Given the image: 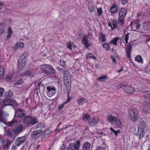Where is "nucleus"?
Segmentation results:
<instances>
[{"mask_svg": "<svg viewBox=\"0 0 150 150\" xmlns=\"http://www.w3.org/2000/svg\"><path fill=\"white\" fill-rule=\"evenodd\" d=\"M41 70L42 75L45 77H49L55 73L54 69L49 65L45 64L42 66Z\"/></svg>", "mask_w": 150, "mask_h": 150, "instance_id": "f257e3e1", "label": "nucleus"}, {"mask_svg": "<svg viewBox=\"0 0 150 150\" xmlns=\"http://www.w3.org/2000/svg\"><path fill=\"white\" fill-rule=\"evenodd\" d=\"M38 122L37 117L31 115H26L22 119V123L28 127H31Z\"/></svg>", "mask_w": 150, "mask_h": 150, "instance_id": "f03ea898", "label": "nucleus"}, {"mask_svg": "<svg viewBox=\"0 0 150 150\" xmlns=\"http://www.w3.org/2000/svg\"><path fill=\"white\" fill-rule=\"evenodd\" d=\"M128 112L132 121L134 122H137L139 117L138 110L135 109H130L129 110Z\"/></svg>", "mask_w": 150, "mask_h": 150, "instance_id": "7ed1b4c3", "label": "nucleus"}, {"mask_svg": "<svg viewBox=\"0 0 150 150\" xmlns=\"http://www.w3.org/2000/svg\"><path fill=\"white\" fill-rule=\"evenodd\" d=\"M15 111L14 117L18 118H23L26 115V111L22 108L15 109Z\"/></svg>", "mask_w": 150, "mask_h": 150, "instance_id": "20e7f679", "label": "nucleus"}, {"mask_svg": "<svg viewBox=\"0 0 150 150\" xmlns=\"http://www.w3.org/2000/svg\"><path fill=\"white\" fill-rule=\"evenodd\" d=\"M3 104L1 105L2 108L5 107L7 105H11L13 106H16L17 103L16 101L10 99H6L3 100Z\"/></svg>", "mask_w": 150, "mask_h": 150, "instance_id": "39448f33", "label": "nucleus"}, {"mask_svg": "<svg viewBox=\"0 0 150 150\" xmlns=\"http://www.w3.org/2000/svg\"><path fill=\"white\" fill-rule=\"evenodd\" d=\"M43 132L42 130L40 129L36 131L32 132L31 135L32 138L34 139H36L40 137L42 134Z\"/></svg>", "mask_w": 150, "mask_h": 150, "instance_id": "423d86ee", "label": "nucleus"}, {"mask_svg": "<svg viewBox=\"0 0 150 150\" xmlns=\"http://www.w3.org/2000/svg\"><path fill=\"white\" fill-rule=\"evenodd\" d=\"M23 56H21L18 61V67L20 69H22L26 65L27 61L26 58H23Z\"/></svg>", "mask_w": 150, "mask_h": 150, "instance_id": "0eeeda50", "label": "nucleus"}, {"mask_svg": "<svg viewBox=\"0 0 150 150\" xmlns=\"http://www.w3.org/2000/svg\"><path fill=\"white\" fill-rule=\"evenodd\" d=\"M80 142L78 141L76 142V144H70L68 148V150H79L80 146Z\"/></svg>", "mask_w": 150, "mask_h": 150, "instance_id": "6e6552de", "label": "nucleus"}, {"mask_svg": "<svg viewBox=\"0 0 150 150\" xmlns=\"http://www.w3.org/2000/svg\"><path fill=\"white\" fill-rule=\"evenodd\" d=\"M26 140V137L25 136H23L22 137H18L17 138L16 140L15 144L16 146H19Z\"/></svg>", "mask_w": 150, "mask_h": 150, "instance_id": "1a4fd4ad", "label": "nucleus"}, {"mask_svg": "<svg viewBox=\"0 0 150 150\" xmlns=\"http://www.w3.org/2000/svg\"><path fill=\"white\" fill-rule=\"evenodd\" d=\"M6 133L7 136L10 137L14 140L15 138L16 131L12 129H8L6 131Z\"/></svg>", "mask_w": 150, "mask_h": 150, "instance_id": "9d476101", "label": "nucleus"}, {"mask_svg": "<svg viewBox=\"0 0 150 150\" xmlns=\"http://www.w3.org/2000/svg\"><path fill=\"white\" fill-rule=\"evenodd\" d=\"M12 143V142L9 139L4 141L1 149L4 150H8Z\"/></svg>", "mask_w": 150, "mask_h": 150, "instance_id": "9b49d317", "label": "nucleus"}, {"mask_svg": "<svg viewBox=\"0 0 150 150\" xmlns=\"http://www.w3.org/2000/svg\"><path fill=\"white\" fill-rule=\"evenodd\" d=\"M51 133V131L49 129L45 130L42 134V140H45L47 139L50 136Z\"/></svg>", "mask_w": 150, "mask_h": 150, "instance_id": "f8f14e48", "label": "nucleus"}, {"mask_svg": "<svg viewBox=\"0 0 150 150\" xmlns=\"http://www.w3.org/2000/svg\"><path fill=\"white\" fill-rule=\"evenodd\" d=\"M130 25L131 26L132 30L134 31L138 32L136 30L139 29L141 25L139 23H137L136 22H131Z\"/></svg>", "mask_w": 150, "mask_h": 150, "instance_id": "ddd939ff", "label": "nucleus"}, {"mask_svg": "<svg viewBox=\"0 0 150 150\" xmlns=\"http://www.w3.org/2000/svg\"><path fill=\"white\" fill-rule=\"evenodd\" d=\"M124 91L127 93L131 94L133 93L135 91L134 88L132 86H127L125 88H124Z\"/></svg>", "mask_w": 150, "mask_h": 150, "instance_id": "4468645a", "label": "nucleus"}, {"mask_svg": "<svg viewBox=\"0 0 150 150\" xmlns=\"http://www.w3.org/2000/svg\"><path fill=\"white\" fill-rule=\"evenodd\" d=\"M108 25L111 27V29L112 30L116 28L117 27V23L115 20H113L111 23L110 22H108Z\"/></svg>", "mask_w": 150, "mask_h": 150, "instance_id": "2eb2a0df", "label": "nucleus"}, {"mask_svg": "<svg viewBox=\"0 0 150 150\" xmlns=\"http://www.w3.org/2000/svg\"><path fill=\"white\" fill-rule=\"evenodd\" d=\"M20 76L21 77H28L29 76L33 77L32 73L30 70H28L25 71L24 72L22 73L20 75Z\"/></svg>", "mask_w": 150, "mask_h": 150, "instance_id": "dca6fc26", "label": "nucleus"}, {"mask_svg": "<svg viewBox=\"0 0 150 150\" xmlns=\"http://www.w3.org/2000/svg\"><path fill=\"white\" fill-rule=\"evenodd\" d=\"M98 119L95 118L93 117L90 119L88 121V124L89 126L91 127L94 126L98 123Z\"/></svg>", "mask_w": 150, "mask_h": 150, "instance_id": "f3484780", "label": "nucleus"}, {"mask_svg": "<svg viewBox=\"0 0 150 150\" xmlns=\"http://www.w3.org/2000/svg\"><path fill=\"white\" fill-rule=\"evenodd\" d=\"M90 144L88 142H86L83 144L82 149H79V150H90Z\"/></svg>", "mask_w": 150, "mask_h": 150, "instance_id": "a211bd4d", "label": "nucleus"}, {"mask_svg": "<svg viewBox=\"0 0 150 150\" xmlns=\"http://www.w3.org/2000/svg\"><path fill=\"white\" fill-rule=\"evenodd\" d=\"M82 43L86 48H87L88 47L91 46V45L88 43V39L86 36H83L82 40Z\"/></svg>", "mask_w": 150, "mask_h": 150, "instance_id": "6ab92c4d", "label": "nucleus"}, {"mask_svg": "<svg viewBox=\"0 0 150 150\" xmlns=\"http://www.w3.org/2000/svg\"><path fill=\"white\" fill-rule=\"evenodd\" d=\"M127 12V10L125 8L121 9L119 13V17L124 18Z\"/></svg>", "mask_w": 150, "mask_h": 150, "instance_id": "aec40b11", "label": "nucleus"}, {"mask_svg": "<svg viewBox=\"0 0 150 150\" xmlns=\"http://www.w3.org/2000/svg\"><path fill=\"white\" fill-rule=\"evenodd\" d=\"M146 124L145 122L144 121L141 122L139 123L138 127V130H144Z\"/></svg>", "mask_w": 150, "mask_h": 150, "instance_id": "412c9836", "label": "nucleus"}, {"mask_svg": "<svg viewBox=\"0 0 150 150\" xmlns=\"http://www.w3.org/2000/svg\"><path fill=\"white\" fill-rule=\"evenodd\" d=\"M15 81L16 83H13V85L14 86L16 87L18 86L21 85L23 83L24 80L23 79L20 78L16 80Z\"/></svg>", "mask_w": 150, "mask_h": 150, "instance_id": "4be33fe9", "label": "nucleus"}, {"mask_svg": "<svg viewBox=\"0 0 150 150\" xmlns=\"http://www.w3.org/2000/svg\"><path fill=\"white\" fill-rule=\"evenodd\" d=\"M47 93H52V94L54 95L55 93V91L56 89L54 87H51L50 86H48L47 88Z\"/></svg>", "mask_w": 150, "mask_h": 150, "instance_id": "5701e85b", "label": "nucleus"}, {"mask_svg": "<svg viewBox=\"0 0 150 150\" xmlns=\"http://www.w3.org/2000/svg\"><path fill=\"white\" fill-rule=\"evenodd\" d=\"M13 95V93L10 90H8L3 94V97L4 98H8L12 96Z\"/></svg>", "mask_w": 150, "mask_h": 150, "instance_id": "b1692460", "label": "nucleus"}, {"mask_svg": "<svg viewBox=\"0 0 150 150\" xmlns=\"http://www.w3.org/2000/svg\"><path fill=\"white\" fill-rule=\"evenodd\" d=\"M64 79H67L69 80L71 79V75L69 71H66L64 72Z\"/></svg>", "mask_w": 150, "mask_h": 150, "instance_id": "393cba45", "label": "nucleus"}, {"mask_svg": "<svg viewBox=\"0 0 150 150\" xmlns=\"http://www.w3.org/2000/svg\"><path fill=\"white\" fill-rule=\"evenodd\" d=\"M77 102L79 105H83L87 102V100L85 98H79L77 100Z\"/></svg>", "mask_w": 150, "mask_h": 150, "instance_id": "a878e982", "label": "nucleus"}, {"mask_svg": "<svg viewBox=\"0 0 150 150\" xmlns=\"http://www.w3.org/2000/svg\"><path fill=\"white\" fill-rule=\"evenodd\" d=\"M23 126L22 124H20L16 128V132L20 133L21 132L23 129Z\"/></svg>", "mask_w": 150, "mask_h": 150, "instance_id": "bb28decb", "label": "nucleus"}, {"mask_svg": "<svg viewBox=\"0 0 150 150\" xmlns=\"http://www.w3.org/2000/svg\"><path fill=\"white\" fill-rule=\"evenodd\" d=\"M134 60L135 61H137L141 63H143V59L141 56L139 55H138L136 57L134 58Z\"/></svg>", "mask_w": 150, "mask_h": 150, "instance_id": "cd10ccee", "label": "nucleus"}, {"mask_svg": "<svg viewBox=\"0 0 150 150\" xmlns=\"http://www.w3.org/2000/svg\"><path fill=\"white\" fill-rule=\"evenodd\" d=\"M117 7L115 4H113L110 8V12L113 13H116L117 10Z\"/></svg>", "mask_w": 150, "mask_h": 150, "instance_id": "c85d7f7f", "label": "nucleus"}, {"mask_svg": "<svg viewBox=\"0 0 150 150\" xmlns=\"http://www.w3.org/2000/svg\"><path fill=\"white\" fill-rule=\"evenodd\" d=\"M0 123L6 124V122L3 116V112L1 110H0Z\"/></svg>", "mask_w": 150, "mask_h": 150, "instance_id": "c756f323", "label": "nucleus"}, {"mask_svg": "<svg viewBox=\"0 0 150 150\" xmlns=\"http://www.w3.org/2000/svg\"><path fill=\"white\" fill-rule=\"evenodd\" d=\"M4 66L0 65V78H1L4 75Z\"/></svg>", "mask_w": 150, "mask_h": 150, "instance_id": "7c9ffc66", "label": "nucleus"}, {"mask_svg": "<svg viewBox=\"0 0 150 150\" xmlns=\"http://www.w3.org/2000/svg\"><path fill=\"white\" fill-rule=\"evenodd\" d=\"M40 88H43V90H44L45 88L44 85L43 84H40V83H38L36 86V89H39L40 90Z\"/></svg>", "mask_w": 150, "mask_h": 150, "instance_id": "2f4dec72", "label": "nucleus"}, {"mask_svg": "<svg viewBox=\"0 0 150 150\" xmlns=\"http://www.w3.org/2000/svg\"><path fill=\"white\" fill-rule=\"evenodd\" d=\"M108 79V77L106 75H104L103 76H100L98 78V79L99 81L101 82H105L106 79Z\"/></svg>", "mask_w": 150, "mask_h": 150, "instance_id": "473e14b6", "label": "nucleus"}, {"mask_svg": "<svg viewBox=\"0 0 150 150\" xmlns=\"http://www.w3.org/2000/svg\"><path fill=\"white\" fill-rule=\"evenodd\" d=\"M17 122V121L16 120H13L10 122H8L6 124L9 126H12L14 124H16Z\"/></svg>", "mask_w": 150, "mask_h": 150, "instance_id": "72a5a7b5", "label": "nucleus"}, {"mask_svg": "<svg viewBox=\"0 0 150 150\" xmlns=\"http://www.w3.org/2000/svg\"><path fill=\"white\" fill-rule=\"evenodd\" d=\"M103 48L105 49L106 51H108L110 49V46L108 43H105L103 44Z\"/></svg>", "mask_w": 150, "mask_h": 150, "instance_id": "f704fd0d", "label": "nucleus"}, {"mask_svg": "<svg viewBox=\"0 0 150 150\" xmlns=\"http://www.w3.org/2000/svg\"><path fill=\"white\" fill-rule=\"evenodd\" d=\"M99 40L101 42H105L106 40L105 35L103 34H102L99 38Z\"/></svg>", "mask_w": 150, "mask_h": 150, "instance_id": "c9c22d12", "label": "nucleus"}, {"mask_svg": "<svg viewBox=\"0 0 150 150\" xmlns=\"http://www.w3.org/2000/svg\"><path fill=\"white\" fill-rule=\"evenodd\" d=\"M113 123L118 126H120L121 125V122L119 118L116 117L114 119Z\"/></svg>", "mask_w": 150, "mask_h": 150, "instance_id": "e433bc0d", "label": "nucleus"}, {"mask_svg": "<svg viewBox=\"0 0 150 150\" xmlns=\"http://www.w3.org/2000/svg\"><path fill=\"white\" fill-rule=\"evenodd\" d=\"M116 117H113L112 115H109L108 117V120L109 122L110 123L113 122L114 119Z\"/></svg>", "mask_w": 150, "mask_h": 150, "instance_id": "4c0bfd02", "label": "nucleus"}, {"mask_svg": "<svg viewBox=\"0 0 150 150\" xmlns=\"http://www.w3.org/2000/svg\"><path fill=\"white\" fill-rule=\"evenodd\" d=\"M118 37H115L112 39L110 42V43L113 45H117V41L118 40Z\"/></svg>", "mask_w": 150, "mask_h": 150, "instance_id": "58836bf2", "label": "nucleus"}, {"mask_svg": "<svg viewBox=\"0 0 150 150\" xmlns=\"http://www.w3.org/2000/svg\"><path fill=\"white\" fill-rule=\"evenodd\" d=\"M90 117V116L88 115V114H86L83 116V120L85 121H86L88 120Z\"/></svg>", "mask_w": 150, "mask_h": 150, "instance_id": "ea45409f", "label": "nucleus"}, {"mask_svg": "<svg viewBox=\"0 0 150 150\" xmlns=\"http://www.w3.org/2000/svg\"><path fill=\"white\" fill-rule=\"evenodd\" d=\"M139 135V139H141L143 137L144 134V130H138Z\"/></svg>", "mask_w": 150, "mask_h": 150, "instance_id": "a19ab883", "label": "nucleus"}, {"mask_svg": "<svg viewBox=\"0 0 150 150\" xmlns=\"http://www.w3.org/2000/svg\"><path fill=\"white\" fill-rule=\"evenodd\" d=\"M124 18L119 17L118 21V24L121 25H122L124 24Z\"/></svg>", "mask_w": 150, "mask_h": 150, "instance_id": "79ce46f5", "label": "nucleus"}, {"mask_svg": "<svg viewBox=\"0 0 150 150\" xmlns=\"http://www.w3.org/2000/svg\"><path fill=\"white\" fill-rule=\"evenodd\" d=\"M97 12L98 13L97 14V16H99L102 14L103 11L102 9L101 8L99 7L97 8Z\"/></svg>", "mask_w": 150, "mask_h": 150, "instance_id": "37998d69", "label": "nucleus"}, {"mask_svg": "<svg viewBox=\"0 0 150 150\" xmlns=\"http://www.w3.org/2000/svg\"><path fill=\"white\" fill-rule=\"evenodd\" d=\"M143 106L145 108H146L147 106H150V102L149 101H144L143 103Z\"/></svg>", "mask_w": 150, "mask_h": 150, "instance_id": "c03bdc74", "label": "nucleus"}, {"mask_svg": "<svg viewBox=\"0 0 150 150\" xmlns=\"http://www.w3.org/2000/svg\"><path fill=\"white\" fill-rule=\"evenodd\" d=\"M16 46L18 48H22L24 46V44L22 42L18 43L16 44Z\"/></svg>", "mask_w": 150, "mask_h": 150, "instance_id": "a18cd8bd", "label": "nucleus"}, {"mask_svg": "<svg viewBox=\"0 0 150 150\" xmlns=\"http://www.w3.org/2000/svg\"><path fill=\"white\" fill-rule=\"evenodd\" d=\"M67 90V93H69L71 88V84H65Z\"/></svg>", "mask_w": 150, "mask_h": 150, "instance_id": "49530a36", "label": "nucleus"}, {"mask_svg": "<svg viewBox=\"0 0 150 150\" xmlns=\"http://www.w3.org/2000/svg\"><path fill=\"white\" fill-rule=\"evenodd\" d=\"M61 66L63 67L64 68H65L66 66V65L65 64V61L63 59H61L60 60Z\"/></svg>", "mask_w": 150, "mask_h": 150, "instance_id": "de8ad7c7", "label": "nucleus"}, {"mask_svg": "<svg viewBox=\"0 0 150 150\" xmlns=\"http://www.w3.org/2000/svg\"><path fill=\"white\" fill-rule=\"evenodd\" d=\"M67 100L64 102V103L66 104L70 102L71 99V98L70 97L69 93H67Z\"/></svg>", "mask_w": 150, "mask_h": 150, "instance_id": "09e8293b", "label": "nucleus"}, {"mask_svg": "<svg viewBox=\"0 0 150 150\" xmlns=\"http://www.w3.org/2000/svg\"><path fill=\"white\" fill-rule=\"evenodd\" d=\"M132 49V45L130 43H129L127 45V51L131 52Z\"/></svg>", "mask_w": 150, "mask_h": 150, "instance_id": "8fccbe9b", "label": "nucleus"}, {"mask_svg": "<svg viewBox=\"0 0 150 150\" xmlns=\"http://www.w3.org/2000/svg\"><path fill=\"white\" fill-rule=\"evenodd\" d=\"M13 79V76H12L6 77V80L8 82L11 81Z\"/></svg>", "mask_w": 150, "mask_h": 150, "instance_id": "3c124183", "label": "nucleus"}, {"mask_svg": "<svg viewBox=\"0 0 150 150\" xmlns=\"http://www.w3.org/2000/svg\"><path fill=\"white\" fill-rule=\"evenodd\" d=\"M88 57L90 58H92L93 59H96V57L91 53H89L88 54Z\"/></svg>", "mask_w": 150, "mask_h": 150, "instance_id": "603ef678", "label": "nucleus"}, {"mask_svg": "<svg viewBox=\"0 0 150 150\" xmlns=\"http://www.w3.org/2000/svg\"><path fill=\"white\" fill-rule=\"evenodd\" d=\"M88 9L90 12H92L94 10L95 7L93 6H90L88 7Z\"/></svg>", "mask_w": 150, "mask_h": 150, "instance_id": "864d4df0", "label": "nucleus"}, {"mask_svg": "<svg viewBox=\"0 0 150 150\" xmlns=\"http://www.w3.org/2000/svg\"><path fill=\"white\" fill-rule=\"evenodd\" d=\"M4 140L2 139H0V149L2 148V146L4 143Z\"/></svg>", "mask_w": 150, "mask_h": 150, "instance_id": "5fc2aeb1", "label": "nucleus"}, {"mask_svg": "<svg viewBox=\"0 0 150 150\" xmlns=\"http://www.w3.org/2000/svg\"><path fill=\"white\" fill-rule=\"evenodd\" d=\"M67 47L70 50H71L72 49V45L71 43V42H68L67 43Z\"/></svg>", "mask_w": 150, "mask_h": 150, "instance_id": "6e6d98bb", "label": "nucleus"}, {"mask_svg": "<svg viewBox=\"0 0 150 150\" xmlns=\"http://www.w3.org/2000/svg\"><path fill=\"white\" fill-rule=\"evenodd\" d=\"M71 80H67V79H64V83L65 84H71Z\"/></svg>", "mask_w": 150, "mask_h": 150, "instance_id": "4d7b16f0", "label": "nucleus"}, {"mask_svg": "<svg viewBox=\"0 0 150 150\" xmlns=\"http://www.w3.org/2000/svg\"><path fill=\"white\" fill-rule=\"evenodd\" d=\"M118 86L120 88H122L124 90V88L126 87V85H124L122 83H120L119 84Z\"/></svg>", "mask_w": 150, "mask_h": 150, "instance_id": "13d9d810", "label": "nucleus"}, {"mask_svg": "<svg viewBox=\"0 0 150 150\" xmlns=\"http://www.w3.org/2000/svg\"><path fill=\"white\" fill-rule=\"evenodd\" d=\"M4 91V89L3 88H0V96L3 97V93Z\"/></svg>", "mask_w": 150, "mask_h": 150, "instance_id": "bf43d9fd", "label": "nucleus"}, {"mask_svg": "<svg viewBox=\"0 0 150 150\" xmlns=\"http://www.w3.org/2000/svg\"><path fill=\"white\" fill-rule=\"evenodd\" d=\"M66 104L64 103V102L62 103V105H59L58 107V109L59 110H60L62 108H63L64 105Z\"/></svg>", "mask_w": 150, "mask_h": 150, "instance_id": "052dcab7", "label": "nucleus"}, {"mask_svg": "<svg viewBox=\"0 0 150 150\" xmlns=\"http://www.w3.org/2000/svg\"><path fill=\"white\" fill-rule=\"evenodd\" d=\"M13 33V32L10 27H9L8 28V30L7 31V33H9L10 34H12Z\"/></svg>", "mask_w": 150, "mask_h": 150, "instance_id": "680f3d73", "label": "nucleus"}, {"mask_svg": "<svg viewBox=\"0 0 150 150\" xmlns=\"http://www.w3.org/2000/svg\"><path fill=\"white\" fill-rule=\"evenodd\" d=\"M131 52V51H127V56L128 58L130 59V58Z\"/></svg>", "mask_w": 150, "mask_h": 150, "instance_id": "e2e57ef3", "label": "nucleus"}, {"mask_svg": "<svg viewBox=\"0 0 150 150\" xmlns=\"http://www.w3.org/2000/svg\"><path fill=\"white\" fill-rule=\"evenodd\" d=\"M28 55V53L27 52H24L21 56H23V58H26Z\"/></svg>", "mask_w": 150, "mask_h": 150, "instance_id": "0e129e2a", "label": "nucleus"}, {"mask_svg": "<svg viewBox=\"0 0 150 150\" xmlns=\"http://www.w3.org/2000/svg\"><path fill=\"white\" fill-rule=\"evenodd\" d=\"M6 25V24L4 22H2V23L0 22V26L2 28L5 27Z\"/></svg>", "mask_w": 150, "mask_h": 150, "instance_id": "69168bd1", "label": "nucleus"}, {"mask_svg": "<svg viewBox=\"0 0 150 150\" xmlns=\"http://www.w3.org/2000/svg\"><path fill=\"white\" fill-rule=\"evenodd\" d=\"M6 33V31L3 29H0V35L4 34Z\"/></svg>", "mask_w": 150, "mask_h": 150, "instance_id": "338daca9", "label": "nucleus"}, {"mask_svg": "<svg viewBox=\"0 0 150 150\" xmlns=\"http://www.w3.org/2000/svg\"><path fill=\"white\" fill-rule=\"evenodd\" d=\"M130 34L129 33H127L125 35V40H128L129 38V35Z\"/></svg>", "mask_w": 150, "mask_h": 150, "instance_id": "774afa93", "label": "nucleus"}]
</instances>
